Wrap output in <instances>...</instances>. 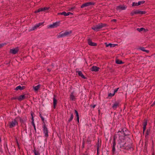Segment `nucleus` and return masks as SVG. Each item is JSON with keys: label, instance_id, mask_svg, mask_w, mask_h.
<instances>
[{"label": "nucleus", "instance_id": "f257e3e1", "mask_svg": "<svg viewBox=\"0 0 155 155\" xmlns=\"http://www.w3.org/2000/svg\"><path fill=\"white\" fill-rule=\"evenodd\" d=\"M42 124L43 126L42 127L43 128V134H44L45 137L46 138L45 139H46L49 136L48 134V130L47 127V126L45 124L44 120L43 121Z\"/></svg>", "mask_w": 155, "mask_h": 155}, {"label": "nucleus", "instance_id": "f03ea898", "mask_svg": "<svg viewBox=\"0 0 155 155\" xmlns=\"http://www.w3.org/2000/svg\"><path fill=\"white\" fill-rule=\"evenodd\" d=\"M125 139H118L117 141V147H119L121 149H123V147H124L125 144H126V142H125Z\"/></svg>", "mask_w": 155, "mask_h": 155}, {"label": "nucleus", "instance_id": "7ed1b4c3", "mask_svg": "<svg viewBox=\"0 0 155 155\" xmlns=\"http://www.w3.org/2000/svg\"><path fill=\"white\" fill-rule=\"evenodd\" d=\"M8 125L10 128H12L15 127V126L18 125V122L17 120V118L15 117L12 121L9 122Z\"/></svg>", "mask_w": 155, "mask_h": 155}, {"label": "nucleus", "instance_id": "20e7f679", "mask_svg": "<svg viewBox=\"0 0 155 155\" xmlns=\"http://www.w3.org/2000/svg\"><path fill=\"white\" fill-rule=\"evenodd\" d=\"M72 32V31H66L64 33L60 32L59 34V35L58 36V38L64 37L65 36H68L69 35L71 34Z\"/></svg>", "mask_w": 155, "mask_h": 155}, {"label": "nucleus", "instance_id": "39448f33", "mask_svg": "<svg viewBox=\"0 0 155 155\" xmlns=\"http://www.w3.org/2000/svg\"><path fill=\"white\" fill-rule=\"evenodd\" d=\"M16 118H17V120L18 119H19L21 124V125H25V122H26L27 120V117H24L23 118H21L19 116H18Z\"/></svg>", "mask_w": 155, "mask_h": 155}, {"label": "nucleus", "instance_id": "423d86ee", "mask_svg": "<svg viewBox=\"0 0 155 155\" xmlns=\"http://www.w3.org/2000/svg\"><path fill=\"white\" fill-rule=\"evenodd\" d=\"M19 49L18 47H17L15 48H13L12 49H11L10 50L9 52L10 53L13 54H17L19 51Z\"/></svg>", "mask_w": 155, "mask_h": 155}, {"label": "nucleus", "instance_id": "0eeeda50", "mask_svg": "<svg viewBox=\"0 0 155 155\" xmlns=\"http://www.w3.org/2000/svg\"><path fill=\"white\" fill-rule=\"evenodd\" d=\"M114 136H115L117 137V138L118 137L119 139H125V137H124V136H123V134L122 132H121V130H119L117 133L115 134Z\"/></svg>", "mask_w": 155, "mask_h": 155}, {"label": "nucleus", "instance_id": "6e6552de", "mask_svg": "<svg viewBox=\"0 0 155 155\" xmlns=\"http://www.w3.org/2000/svg\"><path fill=\"white\" fill-rule=\"evenodd\" d=\"M91 28L94 31L97 32L99 31L100 29L101 28L99 23L97 25H93Z\"/></svg>", "mask_w": 155, "mask_h": 155}, {"label": "nucleus", "instance_id": "1a4fd4ad", "mask_svg": "<svg viewBox=\"0 0 155 155\" xmlns=\"http://www.w3.org/2000/svg\"><path fill=\"white\" fill-rule=\"evenodd\" d=\"M132 148L131 143L127 142L126 143V144H125L124 147H123V150H128L131 149Z\"/></svg>", "mask_w": 155, "mask_h": 155}, {"label": "nucleus", "instance_id": "9d476101", "mask_svg": "<svg viewBox=\"0 0 155 155\" xmlns=\"http://www.w3.org/2000/svg\"><path fill=\"white\" fill-rule=\"evenodd\" d=\"M121 132H122L123 136H124V137H125L126 136H127L129 135V131L126 128H123L121 130Z\"/></svg>", "mask_w": 155, "mask_h": 155}, {"label": "nucleus", "instance_id": "9b49d317", "mask_svg": "<svg viewBox=\"0 0 155 155\" xmlns=\"http://www.w3.org/2000/svg\"><path fill=\"white\" fill-rule=\"evenodd\" d=\"M95 4V3L93 2H87L85 3L82 4L81 6V8H82L91 5H94Z\"/></svg>", "mask_w": 155, "mask_h": 155}, {"label": "nucleus", "instance_id": "f8f14e48", "mask_svg": "<svg viewBox=\"0 0 155 155\" xmlns=\"http://www.w3.org/2000/svg\"><path fill=\"white\" fill-rule=\"evenodd\" d=\"M60 25V22H56L53 23L52 24L49 25V28H57Z\"/></svg>", "mask_w": 155, "mask_h": 155}, {"label": "nucleus", "instance_id": "ddd939ff", "mask_svg": "<svg viewBox=\"0 0 155 155\" xmlns=\"http://www.w3.org/2000/svg\"><path fill=\"white\" fill-rule=\"evenodd\" d=\"M127 8V7L124 5H120L117 6L116 7V9L117 10H125Z\"/></svg>", "mask_w": 155, "mask_h": 155}, {"label": "nucleus", "instance_id": "4468645a", "mask_svg": "<svg viewBox=\"0 0 155 155\" xmlns=\"http://www.w3.org/2000/svg\"><path fill=\"white\" fill-rule=\"evenodd\" d=\"M57 97V95H54V97L53 98V107L54 109H55L56 107V105L57 103V99H56V97Z\"/></svg>", "mask_w": 155, "mask_h": 155}, {"label": "nucleus", "instance_id": "2eb2a0df", "mask_svg": "<svg viewBox=\"0 0 155 155\" xmlns=\"http://www.w3.org/2000/svg\"><path fill=\"white\" fill-rule=\"evenodd\" d=\"M119 105L120 104L118 101H115L113 104L112 107L114 110H116L119 106Z\"/></svg>", "mask_w": 155, "mask_h": 155}, {"label": "nucleus", "instance_id": "dca6fc26", "mask_svg": "<svg viewBox=\"0 0 155 155\" xmlns=\"http://www.w3.org/2000/svg\"><path fill=\"white\" fill-rule=\"evenodd\" d=\"M34 114L33 113H32L31 114V115L32 116V118H31V123L32 124L33 126L34 127V129L35 131V133H36V130L35 127V125L34 122V117L33 116V115Z\"/></svg>", "mask_w": 155, "mask_h": 155}, {"label": "nucleus", "instance_id": "f3484780", "mask_svg": "<svg viewBox=\"0 0 155 155\" xmlns=\"http://www.w3.org/2000/svg\"><path fill=\"white\" fill-rule=\"evenodd\" d=\"M88 45L91 46H97V44L92 42L91 39H89L88 40Z\"/></svg>", "mask_w": 155, "mask_h": 155}, {"label": "nucleus", "instance_id": "a211bd4d", "mask_svg": "<svg viewBox=\"0 0 155 155\" xmlns=\"http://www.w3.org/2000/svg\"><path fill=\"white\" fill-rule=\"evenodd\" d=\"M100 68L98 67H97L96 66H93L91 68V70L92 71L97 72L99 71Z\"/></svg>", "mask_w": 155, "mask_h": 155}, {"label": "nucleus", "instance_id": "6ab92c4d", "mask_svg": "<svg viewBox=\"0 0 155 155\" xmlns=\"http://www.w3.org/2000/svg\"><path fill=\"white\" fill-rule=\"evenodd\" d=\"M27 98L25 94L22 95L18 97V100L19 101H21Z\"/></svg>", "mask_w": 155, "mask_h": 155}, {"label": "nucleus", "instance_id": "aec40b11", "mask_svg": "<svg viewBox=\"0 0 155 155\" xmlns=\"http://www.w3.org/2000/svg\"><path fill=\"white\" fill-rule=\"evenodd\" d=\"M147 121L145 120H144V122L143 123V133H144L147 125Z\"/></svg>", "mask_w": 155, "mask_h": 155}, {"label": "nucleus", "instance_id": "412c9836", "mask_svg": "<svg viewBox=\"0 0 155 155\" xmlns=\"http://www.w3.org/2000/svg\"><path fill=\"white\" fill-rule=\"evenodd\" d=\"M146 12L145 11H140L139 10H135L134 11V13H135V14H146Z\"/></svg>", "mask_w": 155, "mask_h": 155}, {"label": "nucleus", "instance_id": "4be33fe9", "mask_svg": "<svg viewBox=\"0 0 155 155\" xmlns=\"http://www.w3.org/2000/svg\"><path fill=\"white\" fill-rule=\"evenodd\" d=\"M74 92H72L70 96V100L72 101H75L76 99L74 95Z\"/></svg>", "mask_w": 155, "mask_h": 155}, {"label": "nucleus", "instance_id": "5701e85b", "mask_svg": "<svg viewBox=\"0 0 155 155\" xmlns=\"http://www.w3.org/2000/svg\"><path fill=\"white\" fill-rule=\"evenodd\" d=\"M25 88V86H23L21 87L20 85L17 86L15 89L16 91H18V90H22L24 89Z\"/></svg>", "mask_w": 155, "mask_h": 155}, {"label": "nucleus", "instance_id": "b1692460", "mask_svg": "<svg viewBox=\"0 0 155 155\" xmlns=\"http://www.w3.org/2000/svg\"><path fill=\"white\" fill-rule=\"evenodd\" d=\"M77 72L78 73V75L79 76H81L82 78L85 79L86 78L84 76L82 72L81 71H77Z\"/></svg>", "mask_w": 155, "mask_h": 155}, {"label": "nucleus", "instance_id": "393cba45", "mask_svg": "<svg viewBox=\"0 0 155 155\" xmlns=\"http://www.w3.org/2000/svg\"><path fill=\"white\" fill-rule=\"evenodd\" d=\"M106 46V47L110 46L111 48L115 47L117 45V44H113L111 43H109L107 44V43H105Z\"/></svg>", "mask_w": 155, "mask_h": 155}, {"label": "nucleus", "instance_id": "a878e982", "mask_svg": "<svg viewBox=\"0 0 155 155\" xmlns=\"http://www.w3.org/2000/svg\"><path fill=\"white\" fill-rule=\"evenodd\" d=\"M69 114H70L71 116L69 119L68 120V122H71L72 120L74 118V115L72 112H71L69 113Z\"/></svg>", "mask_w": 155, "mask_h": 155}, {"label": "nucleus", "instance_id": "bb28decb", "mask_svg": "<svg viewBox=\"0 0 155 155\" xmlns=\"http://www.w3.org/2000/svg\"><path fill=\"white\" fill-rule=\"evenodd\" d=\"M138 49L140 50L143 51L147 53H148L149 52V51L145 50L144 47H140L138 48Z\"/></svg>", "mask_w": 155, "mask_h": 155}, {"label": "nucleus", "instance_id": "cd10ccee", "mask_svg": "<svg viewBox=\"0 0 155 155\" xmlns=\"http://www.w3.org/2000/svg\"><path fill=\"white\" fill-rule=\"evenodd\" d=\"M40 87L41 85L40 84H39L35 87H33V89L35 91H38L39 89L40 88Z\"/></svg>", "mask_w": 155, "mask_h": 155}, {"label": "nucleus", "instance_id": "c85d7f7f", "mask_svg": "<svg viewBox=\"0 0 155 155\" xmlns=\"http://www.w3.org/2000/svg\"><path fill=\"white\" fill-rule=\"evenodd\" d=\"M137 30L139 32H141L142 31H143L144 32H146V29L143 28H137Z\"/></svg>", "mask_w": 155, "mask_h": 155}, {"label": "nucleus", "instance_id": "c756f323", "mask_svg": "<svg viewBox=\"0 0 155 155\" xmlns=\"http://www.w3.org/2000/svg\"><path fill=\"white\" fill-rule=\"evenodd\" d=\"M50 8V7H45L44 8H40L41 12L45 11L48 10Z\"/></svg>", "mask_w": 155, "mask_h": 155}, {"label": "nucleus", "instance_id": "7c9ffc66", "mask_svg": "<svg viewBox=\"0 0 155 155\" xmlns=\"http://www.w3.org/2000/svg\"><path fill=\"white\" fill-rule=\"evenodd\" d=\"M116 63L117 64H124V62L122 61L119 59L116 60Z\"/></svg>", "mask_w": 155, "mask_h": 155}, {"label": "nucleus", "instance_id": "2f4dec72", "mask_svg": "<svg viewBox=\"0 0 155 155\" xmlns=\"http://www.w3.org/2000/svg\"><path fill=\"white\" fill-rule=\"evenodd\" d=\"M37 28H38V27H37L36 25L34 27H33L32 28H30V29L29 30V31H32L35 30Z\"/></svg>", "mask_w": 155, "mask_h": 155}, {"label": "nucleus", "instance_id": "473e14b6", "mask_svg": "<svg viewBox=\"0 0 155 155\" xmlns=\"http://www.w3.org/2000/svg\"><path fill=\"white\" fill-rule=\"evenodd\" d=\"M117 139V137L115 136H114L113 140V146L116 147V139Z\"/></svg>", "mask_w": 155, "mask_h": 155}, {"label": "nucleus", "instance_id": "72a5a7b5", "mask_svg": "<svg viewBox=\"0 0 155 155\" xmlns=\"http://www.w3.org/2000/svg\"><path fill=\"white\" fill-rule=\"evenodd\" d=\"M97 150H99V148L101 146V143H99V140H98V141L96 144Z\"/></svg>", "mask_w": 155, "mask_h": 155}, {"label": "nucleus", "instance_id": "f704fd0d", "mask_svg": "<svg viewBox=\"0 0 155 155\" xmlns=\"http://www.w3.org/2000/svg\"><path fill=\"white\" fill-rule=\"evenodd\" d=\"M33 152H34L35 155H40L39 152L38 151L36 150L35 148L33 150Z\"/></svg>", "mask_w": 155, "mask_h": 155}, {"label": "nucleus", "instance_id": "c9c22d12", "mask_svg": "<svg viewBox=\"0 0 155 155\" xmlns=\"http://www.w3.org/2000/svg\"><path fill=\"white\" fill-rule=\"evenodd\" d=\"M151 130L150 128L148 129L147 130L146 133L145 137H146L147 136L149 135L150 133Z\"/></svg>", "mask_w": 155, "mask_h": 155}, {"label": "nucleus", "instance_id": "e433bc0d", "mask_svg": "<svg viewBox=\"0 0 155 155\" xmlns=\"http://www.w3.org/2000/svg\"><path fill=\"white\" fill-rule=\"evenodd\" d=\"M87 142L89 144H90L91 143V139H90V137H87Z\"/></svg>", "mask_w": 155, "mask_h": 155}, {"label": "nucleus", "instance_id": "4c0bfd02", "mask_svg": "<svg viewBox=\"0 0 155 155\" xmlns=\"http://www.w3.org/2000/svg\"><path fill=\"white\" fill-rule=\"evenodd\" d=\"M101 26V28H103V27H106L107 26V25L105 23H100Z\"/></svg>", "mask_w": 155, "mask_h": 155}, {"label": "nucleus", "instance_id": "58836bf2", "mask_svg": "<svg viewBox=\"0 0 155 155\" xmlns=\"http://www.w3.org/2000/svg\"><path fill=\"white\" fill-rule=\"evenodd\" d=\"M58 15H64L65 16H66V12H59L58 13Z\"/></svg>", "mask_w": 155, "mask_h": 155}, {"label": "nucleus", "instance_id": "ea45409f", "mask_svg": "<svg viewBox=\"0 0 155 155\" xmlns=\"http://www.w3.org/2000/svg\"><path fill=\"white\" fill-rule=\"evenodd\" d=\"M115 150V147L112 146V154L114 155V154Z\"/></svg>", "mask_w": 155, "mask_h": 155}, {"label": "nucleus", "instance_id": "a19ab883", "mask_svg": "<svg viewBox=\"0 0 155 155\" xmlns=\"http://www.w3.org/2000/svg\"><path fill=\"white\" fill-rule=\"evenodd\" d=\"M145 2V1H141L138 2V5H141V4H144Z\"/></svg>", "mask_w": 155, "mask_h": 155}, {"label": "nucleus", "instance_id": "79ce46f5", "mask_svg": "<svg viewBox=\"0 0 155 155\" xmlns=\"http://www.w3.org/2000/svg\"><path fill=\"white\" fill-rule=\"evenodd\" d=\"M76 120H77V124L78 125L79 123V115L77 116L76 117Z\"/></svg>", "mask_w": 155, "mask_h": 155}, {"label": "nucleus", "instance_id": "37998d69", "mask_svg": "<svg viewBox=\"0 0 155 155\" xmlns=\"http://www.w3.org/2000/svg\"><path fill=\"white\" fill-rule=\"evenodd\" d=\"M43 23H44V22H40V23H38L36 25L37 26V27H38V28L40 26L42 25H43Z\"/></svg>", "mask_w": 155, "mask_h": 155}, {"label": "nucleus", "instance_id": "c03bdc74", "mask_svg": "<svg viewBox=\"0 0 155 155\" xmlns=\"http://www.w3.org/2000/svg\"><path fill=\"white\" fill-rule=\"evenodd\" d=\"M139 5H138V3L135 2H133L132 3V6H138Z\"/></svg>", "mask_w": 155, "mask_h": 155}, {"label": "nucleus", "instance_id": "a18cd8bd", "mask_svg": "<svg viewBox=\"0 0 155 155\" xmlns=\"http://www.w3.org/2000/svg\"><path fill=\"white\" fill-rule=\"evenodd\" d=\"M6 43H4L0 44V48H2L4 46L6 45Z\"/></svg>", "mask_w": 155, "mask_h": 155}, {"label": "nucleus", "instance_id": "49530a36", "mask_svg": "<svg viewBox=\"0 0 155 155\" xmlns=\"http://www.w3.org/2000/svg\"><path fill=\"white\" fill-rule=\"evenodd\" d=\"M115 95L114 93L112 94L111 93H109L108 94V97H112L114 96Z\"/></svg>", "mask_w": 155, "mask_h": 155}, {"label": "nucleus", "instance_id": "de8ad7c7", "mask_svg": "<svg viewBox=\"0 0 155 155\" xmlns=\"http://www.w3.org/2000/svg\"><path fill=\"white\" fill-rule=\"evenodd\" d=\"M69 15H73V14L72 13H71V12H68L67 13H66V16H67Z\"/></svg>", "mask_w": 155, "mask_h": 155}, {"label": "nucleus", "instance_id": "09e8293b", "mask_svg": "<svg viewBox=\"0 0 155 155\" xmlns=\"http://www.w3.org/2000/svg\"><path fill=\"white\" fill-rule=\"evenodd\" d=\"M119 89V88H117L116 89H115L114 90V94H115V93H116L117 91H118V89Z\"/></svg>", "mask_w": 155, "mask_h": 155}, {"label": "nucleus", "instance_id": "8fccbe9b", "mask_svg": "<svg viewBox=\"0 0 155 155\" xmlns=\"http://www.w3.org/2000/svg\"><path fill=\"white\" fill-rule=\"evenodd\" d=\"M74 112H75V113L76 114V117L77 116H78L79 115V114H78V111L76 110H74Z\"/></svg>", "mask_w": 155, "mask_h": 155}, {"label": "nucleus", "instance_id": "3c124183", "mask_svg": "<svg viewBox=\"0 0 155 155\" xmlns=\"http://www.w3.org/2000/svg\"><path fill=\"white\" fill-rule=\"evenodd\" d=\"M41 12V11L40 10V8H39L38 10L36 11L35 12V13H38L39 12Z\"/></svg>", "mask_w": 155, "mask_h": 155}, {"label": "nucleus", "instance_id": "603ef678", "mask_svg": "<svg viewBox=\"0 0 155 155\" xmlns=\"http://www.w3.org/2000/svg\"><path fill=\"white\" fill-rule=\"evenodd\" d=\"M134 11L130 13V15L131 16H133L134 14H135V13H134Z\"/></svg>", "mask_w": 155, "mask_h": 155}, {"label": "nucleus", "instance_id": "864d4df0", "mask_svg": "<svg viewBox=\"0 0 155 155\" xmlns=\"http://www.w3.org/2000/svg\"><path fill=\"white\" fill-rule=\"evenodd\" d=\"M12 100H18V97H12L11 98Z\"/></svg>", "mask_w": 155, "mask_h": 155}, {"label": "nucleus", "instance_id": "5fc2aeb1", "mask_svg": "<svg viewBox=\"0 0 155 155\" xmlns=\"http://www.w3.org/2000/svg\"><path fill=\"white\" fill-rule=\"evenodd\" d=\"M16 142L18 147H19V144L18 141V140L17 139H16Z\"/></svg>", "mask_w": 155, "mask_h": 155}, {"label": "nucleus", "instance_id": "6e6d98bb", "mask_svg": "<svg viewBox=\"0 0 155 155\" xmlns=\"http://www.w3.org/2000/svg\"><path fill=\"white\" fill-rule=\"evenodd\" d=\"M112 22H116L117 21V20L116 19H113L111 20Z\"/></svg>", "mask_w": 155, "mask_h": 155}, {"label": "nucleus", "instance_id": "4d7b16f0", "mask_svg": "<svg viewBox=\"0 0 155 155\" xmlns=\"http://www.w3.org/2000/svg\"><path fill=\"white\" fill-rule=\"evenodd\" d=\"M96 106V104L94 105H91V106L93 108H94Z\"/></svg>", "mask_w": 155, "mask_h": 155}, {"label": "nucleus", "instance_id": "13d9d810", "mask_svg": "<svg viewBox=\"0 0 155 155\" xmlns=\"http://www.w3.org/2000/svg\"><path fill=\"white\" fill-rule=\"evenodd\" d=\"M99 150H97V155H99Z\"/></svg>", "mask_w": 155, "mask_h": 155}, {"label": "nucleus", "instance_id": "bf43d9fd", "mask_svg": "<svg viewBox=\"0 0 155 155\" xmlns=\"http://www.w3.org/2000/svg\"><path fill=\"white\" fill-rule=\"evenodd\" d=\"M84 155H87L88 154V153L86 151L83 154Z\"/></svg>", "mask_w": 155, "mask_h": 155}, {"label": "nucleus", "instance_id": "052dcab7", "mask_svg": "<svg viewBox=\"0 0 155 155\" xmlns=\"http://www.w3.org/2000/svg\"><path fill=\"white\" fill-rule=\"evenodd\" d=\"M85 141L84 140H83L82 144L84 145H85Z\"/></svg>", "mask_w": 155, "mask_h": 155}, {"label": "nucleus", "instance_id": "680f3d73", "mask_svg": "<svg viewBox=\"0 0 155 155\" xmlns=\"http://www.w3.org/2000/svg\"><path fill=\"white\" fill-rule=\"evenodd\" d=\"M47 70H48V72H50V71H51V69H49V68H48V69H47Z\"/></svg>", "mask_w": 155, "mask_h": 155}, {"label": "nucleus", "instance_id": "e2e57ef3", "mask_svg": "<svg viewBox=\"0 0 155 155\" xmlns=\"http://www.w3.org/2000/svg\"><path fill=\"white\" fill-rule=\"evenodd\" d=\"M0 152L1 153H3V152L2 150V149L1 148V149H0Z\"/></svg>", "mask_w": 155, "mask_h": 155}, {"label": "nucleus", "instance_id": "0e129e2a", "mask_svg": "<svg viewBox=\"0 0 155 155\" xmlns=\"http://www.w3.org/2000/svg\"><path fill=\"white\" fill-rule=\"evenodd\" d=\"M41 120H42V121H44V117H43V118H41Z\"/></svg>", "mask_w": 155, "mask_h": 155}, {"label": "nucleus", "instance_id": "69168bd1", "mask_svg": "<svg viewBox=\"0 0 155 155\" xmlns=\"http://www.w3.org/2000/svg\"><path fill=\"white\" fill-rule=\"evenodd\" d=\"M39 116L40 117H41V116H42L41 114L40 113L39 114Z\"/></svg>", "mask_w": 155, "mask_h": 155}, {"label": "nucleus", "instance_id": "338daca9", "mask_svg": "<svg viewBox=\"0 0 155 155\" xmlns=\"http://www.w3.org/2000/svg\"><path fill=\"white\" fill-rule=\"evenodd\" d=\"M82 148H84V145H82Z\"/></svg>", "mask_w": 155, "mask_h": 155}, {"label": "nucleus", "instance_id": "774afa93", "mask_svg": "<svg viewBox=\"0 0 155 155\" xmlns=\"http://www.w3.org/2000/svg\"><path fill=\"white\" fill-rule=\"evenodd\" d=\"M153 105H155V101H154L153 103Z\"/></svg>", "mask_w": 155, "mask_h": 155}]
</instances>
